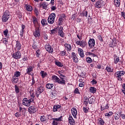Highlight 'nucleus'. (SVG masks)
I'll use <instances>...</instances> for the list:
<instances>
[{"label":"nucleus","mask_w":125,"mask_h":125,"mask_svg":"<svg viewBox=\"0 0 125 125\" xmlns=\"http://www.w3.org/2000/svg\"><path fill=\"white\" fill-rule=\"evenodd\" d=\"M52 80L54 81V83H58L60 84H63L65 85L66 82L65 80H61L58 77L54 75L52 76Z\"/></svg>","instance_id":"nucleus-1"},{"label":"nucleus","mask_w":125,"mask_h":125,"mask_svg":"<svg viewBox=\"0 0 125 125\" xmlns=\"http://www.w3.org/2000/svg\"><path fill=\"white\" fill-rule=\"evenodd\" d=\"M9 18H10V13L8 11H6L2 16V22H7Z\"/></svg>","instance_id":"nucleus-2"},{"label":"nucleus","mask_w":125,"mask_h":125,"mask_svg":"<svg viewBox=\"0 0 125 125\" xmlns=\"http://www.w3.org/2000/svg\"><path fill=\"white\" fill-rule=\"evenodd\" d=\"M55 17H56V15L55 13H51L48 18V22L49 24H53L54 21H55Z\"/></svg>","instance_id":"nucleus-3"},{"label":"nucleus","mask_w":125,"mask_h":125,"mask_svg":"<svg viewBox=\"0 0 125 125\" xmlns=\"http://www.w3.org/2000/svg\"><path fill=\"white\" fill-rule=\"evenodd\" d=\"M125 73L124 71H117L115 73V76L118 78V81H122V77L125 75Z\"/></svg>","instance_id":"nucleus-4"},{"label":"nucleus","mask_w":125,"mask_h":125,"mask_svg":"<svg viewBox=\"0 0 125 125\" xmlns=\"http://www.w3.org/2000/svg\"><path fill=\"white\" fill-rule=\"evenodd\" d=\"M32 22L34 25L35 28H40V22L36 17L32 16Z\"/></svg>","instance_id":"nucleus-5"},{"label":"nucleus","mask_w":125,"mask_h":125,"mask_svg":"<svg viewBox=\"0 0 125 125\" xmlns=\"http://www.w3.org/2000/svg\"><path fill=\"white\" fill-rule=\"evenodd\" d=\"M88 44L90 48H93L95 45V40L94 39H90L88 41Z\"/></svg>","instance_id":"nucleus-6"},{"label":"nucleus","mask_w":125,"mask_h":125,"mask_svg":"<svg viewBox=\"0 0 125 125\" xmlns=\"http://www.w3.org/2000/svg\"><path fill=\"white\" fill-rule=\"evenodd\" d=\"M45 49H46V51L49 52V53H52L53 52V48L48 43L45 44Z\"/></svg>","instance_id":"nucleus-7"},{"label":"nucleus","mask_w":125,"mask_h":125,"mask_svg":"<svg viewBox=\"0 0 125 125\" xmlns=\"http://www.w3.org/2000/svg\"><path fill=\"white\" fill-rule=\"evenodd\" d=\"M71 58H72L73 62L74 63H79V59L77 56V54L75 52L71 53Z\"/></svg>","instance_id":"nucleus-8"},{"label":"nucleus","mask_w":125,"mask_h":125,"mask_svg":"<svg viewBox=\"0 0 125 125\" xmlns=\"http://www.w3.org/2000/svg\"><path fill=\"white\" fill-rule=\"evenodd\" d=\"M22 104L24 105V106H26V107H30L31 103L28 99L24 98L22 100Z\"/></svg>","instance_id":"nucleus-9"},{"label":"nucleus","mask_w":125,"mask_h":125,"mask_svg":"<svg viewBox=\"0 0 125 125\" xmlns=\"http://www.w3.org/2000/svg\"><path fill=\"white\" fill-rule=\"evenodd\" d=\"M52 120H53L52 123L53 125H58V124H59L58 122H61V121H62V116H61L59 118H52Z\"/></svg>","instance_id":"nucleus-10"},{"label":"nucleus","mask_w":125,"mask_h":125,"mask_svg":"<svg viewBox=\"0 0 125 125\" xmlns=\"http://www.w3.org/2000/svg\"><path fill=\"white\" fill-rule=\"evenodd\" d=\"M63 27L62 26L58 28V35L62 37V38H64L65 35L64 32H63Z\"/></svg>","instance_id":"nucleus-11"},{"label":"nucleus","mask_w":125,"mask_h":125,"mask_svg":"<svg viewBox=\"0 0 125 125\" xmlns=\"http://www.w3.org/2000/svg\"><path fill=\"white\" fill-rule=\"evenodd\" d=\"M34 66H29L27 67V68L26 70V74L27 75H32V73H33V71L34 70Z\"/></svg>","instance_id":"nucleus-12"},{"label":"nucleus","mask_w":125,"mask_h":125,"mask_svg":"<svg viewBox=\"0 0 125 125\" xmlns=\"http://www.w3.org/2000/svg\"><path fill=\"white\" fill-rule=\"evenodd\" d=\"M37 111V107L34 106H30L28 108V112L30 114H35Z\"/></svg>","instance_id":"nucleus-13"},{"label":"nucleus","mask_w":125,"mask_h":125,"mask_svg":"<svg viewBox=\"0 0 125 125\" xmlns=\"http://www.w3.org/2000/svg\"><path fill=\"white\" fill-rule=\"evenodd\" d=\"M33 36L35 38H40L41 37V34L40 33V27L35 28V30L33 33Z\"/></svg>","instance_id":"nucleus-14"},{"label":"nucleus","mask_w":125,"mask_h":125,"mask_svg":"<svg viewBox=\"0 0 125 125\" xmlns=\"http://www.w3.org/2000/svg\"><path fill=\"white\" fill-rule=\"evenodd\" d=\"M12 57H13L14 59H19L21 58V53L19 51L16 52L13 54Z\"/></svg>","instance_id":"nucleus-15"},{"label":"nucleus","mask_w":125,"mask_h":125,"mask_svg":"<svg viewBox=\"0 0 125 125\" xmlns=\"http://www.w3.org/2000/svg\"><path fill=\"white\" fill-rule=\"evenodd\" d=\"M76 44L80 45L81 47H84L85 46V42L83 41H78L76 42Z\"/></svg>","instance_id":"nucleus-16"},{"label":"nucleus","mask_w":125,"mask_h":125,"mask_svg":"<svg viewBox=\"0 0 125 125\" xmlns=\"http://www.w3.org/2000/svg\"><path fill=\"white\" fill-rule=\"evenodd\" d=\"M48 6V4L46 2H43L40 4L41 8H43V9H45V10L47 9Z\"/></svg>","instance_id":"nucleus-17"},{"label":"nucleus","mask_w":125,"mask_h":125,"mask_svg":"<svg viewBox=\"0 0 125 125\" xmlns=\"http://www.w3.org/2000/svg\"><path fill=\"white\" fill-rule=\"evenodd\" d=\"M102 6H103V1L102 0L98 1L95 5V7L97 8H101Z\"/></svg>","instance_id":"nucleus-18"},{"label":"nucleus","mask_w":125,"mask_h":125,"mask_svg":"<svg viewBox=\"0 0 125 125\" xmlns=\"http://www.w3.org/2000/svg\"><path fill=\"white\" fill-rule=\"evenodd\" d=\"M71 113L74 118H75V119H77V115L78 114V111H77V109H76L75 107H73L71 109Z\"/></svg>","instance_id":"nucleus-19"},{"label":"nucleus","mask_w":125,"mask_h":125,"mask_svg":"<svg viewBox=\"0 0 125 125\" xmlns=\"http://www.w3.org/2000/svg\"><path fill=\"white\" fill-rule=\"evenodd\" d=\"M66 17V16H65V14L62 15V17H60V18L59 19V22L58 24L59 26H61L62 25V23H63V21H64V18Z\"/></svg>","instance_id":"nucleus-20"},{"label":"nucleus","mask_w":125,"mask_h":125,"mask_svg":"<svg viewBox=\"0 0 125 125\" xmlns=\"http://www.w3.org/2000/svg\"><path fill=\"white\" fill-rule=\"evenodd\" d=\"M68 122L70 125H74L75 124V120L73 118L72 115H69L68 118Z\"/></svg>","instance_id":"nucleus-21"},{"label":"nucleus","mask_w":125,"mask_h":125,"mask_svg":"<svg viewBox=\"0 0 125 125\" xmlns=\"http://www.w3.org/2000/svg\"><path fill=\"white\" fill-rule=\"evenodd\" d=\"M15 49L18 51H19L21 49V43L19 41L16 42Z\"/></svg>","instance_id":"nucleus-22"},{"label":"nucleus","mask_w":125,"mask_h":125,"mask_svg":"<svg viewBox=\"0 0 125 125\" xmlns=\"http://www.w3.org/2000/svg\"><path fill=\"white\" fill-rule=\"evenodd\" d=\"M78 53L80 54V57L82 58H83L84 57V54H83V50L82 48H79L78 49Z\"/></svg>","instance_id":"nucleus-23"},{"label":"nucleus","mask_w":125,"mask_h":125,"mask_svg":"<svg viewBox=\"0 0 125 125\" xmlns=\"http://www.w3.org/2000/svg\"><path fill=\"white\" fill-rule=\"evenodd\" d=\"M60 108H61V105L59 104L55 105L53 106V111L54 112H57V111H58V109H60Z\"/></svg>","instance_id":"nucleus-24"},{"label":"nucleus","mask_w":125,"mask_h":125,"mask_svg":"<svg viewBox=\"0 0 125 125\" xmlns=\"http://www.w3.org/2000/svg\"><path fill=\"white\" fill-rule=\"evenodd\" d=\"M25 7L26 10H27V11L31 12V11H33V7H32V6H31L29 4H25Z\"/></svg>","instance_id":"nucleus-25"},{"label":"nucleus","mask_w":125,"mask_h":125,"mask_svg":"<svg viewBox=\"0 0 125 125\" xmlns=\"http://www.w3.org/2000/svg\"><path fill=\"white\" fill-rule=\"evenodd\" d=\"M64 46L67 51H71V49H72V47L71 46V44L65 43L64 44Z\"/></svg>","instance_id":"nucleus-26"},{"label":"nucleus","mask_w":125,"mask_h":125,"mask_svg":"<svg viewBox=\"0 0 125 125\" xmlns=\"http://www.w3.org/2000/svg\"><path fill=\"white\" fill-rule=\"evenodd\" d=\"M19 80V79H18V78L14 76L12 77V82L13 83H17Z\"/></svg>","instance_id":"nucleus-27"},{"label":"nucleus","mask_w":125,"mask_h":125,"mask_svg":"<svg viewBox=\"0 0 125 125\" xmlns=\"http://www.w3.org/2000/svg\"><path fill=\"white\" fill-rule=\"evenodd\" d=\"M40 74L43 79L45 78V77H46V76H47V73L46 72H44V71H41L40 72Z\"/></svg>","instance_id":"nucleus-28"},{"label":"nucleus","mask_w":125,"mask_h":125,"mask_svg":"<svg viewBox=\"0 0 125 125\" xmlns=\"http://www.w3.org/2000/svg\"><path fill=\"white\" fill-rule=\"evenodd\" d=\"M57 28H55L53 30H50V33L52 35H56V34H57Z\"/></svg>","instance_id":"nucleus-29"},{"label":"nucleus","mask_w":125,"mask_h":125,"mask_svg":"<svg viewBox=\"0 0 125 125\" xmlns=\"http://www.w3.org/2000/svg\"><path fill=\"white\" fill-rule=\"evenodd\" d=\"M54 85L52 83H47L46 84V88H48V89H51L52 87H53Z\"/></svg>","instance_id":"nucleus-30"},{"label":"nucleus","mask_w":125,"mask_h":125,"mask_svg":"<svg viewBox=\"0 0 125 125\" xmlns=\"http://www.w3.org/2000/svg\"><path fill=\"white\" fill-rule=\"evenodd\" d=\"M89 91L90 92H91V93H95V92H96V88L94 87H90Z\"/></svg>","instance_id":"nucleus-31"},{"label":"nucleus","mask_w":125,"mask_h":125,"mask_svg":"<svg viewBox=\"0 0 125 125\" xmlns=\"http://www.w3.org/2000/svg\"><path fill=\"white\" fill-rule=\"evenodd\" d=\"M41 24L42 25V26H45L47 25V21H46V19H42L41 21Z\"/></svg>","instance_id":"nucleus-32"},{"label":"nucleus","mask_w":125,"mask_h":125,"mask_svg":"<svg viewBox=\"0 0 125 125\" xmlns=\"http://www.w3.org/2000/svg\"><path fill=\"white\" fill-rule=\"evenodd\" d=\"M106 71L108 72V73H113L114 70H113V68H111L110 67L107 66L105 68Z\"/></svg>","instance_id":"nucleus-33"},{"label":"nucleus","mask_w":125,"mask_h":125,"mask_svg":"<svg viewBox=\"0 0 125 125\" xmlns=\"http://www.w3.org/2000/svg\"><path fill=\"white\" fill-rule=\"evenodd\" d=\"M55 64L58 67H60L61 68H62L63 66V63H61L60 62H55Z\"/></svg>","instance_id":"nucleus-34"},{"label":"nucleus","mask_w":125,"mask_h":125,"mask_svg":"<svg viewBox=\"0 0 125 125\" xmlns=\"http://www.w3.org/2000/svg\"><path fill=\"white\" fill-rule=\"evenodd\" d=\"M88 102H89V99L87 97H84V103L85 105H87L88 104Z\"/></svg>","instance_id":"nucleus-35"},{"label":"nucleus","mask_w":125,"mask_h":125,"mask_svg":"<svg viewBox=\"0 0 125 125\" xmlns=\"http://www.w3.org/2000/svg\"><path fill=\"white\" fill-rule=\"evenodd\" d=\"M15 90L17 94H18V93L20 92V89H19V87H18V86H17V85H15Z\"/></svg>","instance_id":"nucleus-36"},{"label":"nucleus","mask_w":125,"mask_h":125,"mask_svg":"<svg viewBox=\"0 0 125 125\" xmlns=\"http://www.w3.org/2000/svg\"><path fill=\"white\" fill-rule=\"evenodd\" d=\"M116 45H117V43L116 42H114V41H113L109 44V47L113 48V47H115V46H116Z\"/></svg>","instance_id":"nucleus-37"},{"label":"nucleus","mask_w":125,"mask_h":125,"mask_svg":"<svg viewBox=\"0 0 125 125\" xmlns=\"http://www.w3.org/2000/svg\"><path fill=\"white\" fill-rule=\"evenodd\" d=\"M40 93H42L43 91V87L40 86L37 88V90L36 91Z\"/></svg>","instance_id":"nucleus-38"},{"label":"nucleus","mask_w":125,"mask_h":125,"mask_svg":"<svg viewBox=\"0 0 125 125\" xmlns=\"http://www.w3.org/2000/svg\"><path fill=\"white\" fill-rule=\"evenodd\" d=\"M120 62V57H116L114 58V63L115 64H117Z\"/></svg>","instance_id":"nucleus-39"},{"label":"nucleus","mask_w":125,"mask_h":125,"mask_svg":"<svg viewBox=\"0 0 125 125\" xmlns=\"http://www.w3.org/2000/svg\"><path fill=\"white\" fill-rule=\"evenodd\" d=\"M14 75L16 78H19V77H20V76H21V72L19 71H16L15 72Z\"/></svg>","instance_id":"nucleus-40"},{"label":"nucleus","mask_w":125,"mask_h":125,"mask_svg":"<svg viewBox=\"0 0 125 125\" xmlns=\"http://www.w3.org/2000/svg\"><path fill=\"white\" fill-rule=\"evenodd\" d=\"M81 15H82L83 17H87V11H83L81 14Z\"/></svg>","instance_id":"nucleus-41"},{"label":"nucleus","mask_w":125,"mask_h":125,"mask_svg":"<svg viewBox=\"0 0 125 125\" xmlns=\"http://www.w3.org/2000/svg\"><path fill=\"white\" fill-rule=\"evenodd\" d=\"M86 61L87 63H90L92 62V59H91L90 57H87L86 59Z\"/></svg>","instance_id":"nucleus-42"},{"label":"nucleus","mask_w":125,"mask_h":125,"mask_svg":"<svg viewBox=\"0 0 125 125\" xmlns=\"http://www.w3.org/2000/svg\"><path fill=\"white\" fill-rule=\"evenodd\" d=\"M120 1H119V0H114V4L116 5V6H120Z\"/></svg>","instance_id":"nucleus-43"},{"label":"nucleus","mask_w":125,"mask_h":125,"mask_svg":"<svg viewBox=\"0 0 125 125\" xmlns=\"http://www.w3.org/2000/svg\"><path fill=\"white\" fill-rule=\"evenodd\" d=\"M113 115V112H109L108 113H105V117H111Z\"/></svg>","instance_id":"nucleus-44"},{"label":"nucleus","mask_w":125,"mask_h":125,"mask_svg":"<svg viewBox=\"0 0 125 125\" xmlns=\"http://www.w3.org/2000/svg\"><path fill=\"white\" fill-rule=\"evenodd\" d=\"M40 55H41V50H40V49H38L36 51L37 57H40Z\"/></svg>","instance_id":"nucleus-45"},{"label":"nucleus","mask_w":125,"mask_h":125,"mask_svg":"<svg viewBox=\"0 0 125 125\" xmlns=\"http://www.w3.org/2000/svg\"><path fill=\"white\" fill-rule=\"evenodd\" d=\"M46 121V118H45V117L44 116H42L41 117V122H45Z\"/></svg>","instance_id":"nucleus-46"},{"label":"nucleus","mask_w":125,"mask_h":125,"mask_svg":"<svg viewBox=\"0 0 125 125\" xmlns=\"http://www.w3.org/2000/svg\"><path fill=\"white\" fill-rule=\"evenodd\" d=\"M60 78L61 79V81H65V80H64L65 78V75L61 74L60 75Z\"/></svg>","instance_id":"nucleus-47"},{"label":"nucleus","mask_w":125,"mask_h":125,"mask_svg":"<svg viewBox=\"0 0 125 125\" xmlns=\"http://www.w3.org/2000/svg\"><path fill=\"white\" fill-rule=\"evenodd\" d=\"M32 47L34 49H37V48H38V45H37L36 42L33 43Z\"/></svg>","instance_id":"nucleus-48"},{"label":"nucleus","mask_w":125,"mask_h":125,"mask_svg":"<svg viewBox=\"0 0 125 125\" xmlns=\"http://www.w3.org/2000/svg\"><path fill=\"white\" fill-rule=\"evenodd\" d=\"M34 12L36 16H39V10L37 8H35L34 9Z\"/></svg>","instance_id":"nucleus-49"},{"label":"nucleus","mask_w":125,"mask_h":125,"mask_svg":"<svg viewBox=\"0 0 125 125\" xmlns=\"http://www.w3.org/2000/svg\"><path fill=\"white\" fill-rule=\"evenodd\" d=\"M3 42L5 44H7L8 43V41H7V39L6 38H3Z\"/></svg>","instance_id":"nucleus-50"},{"label":"nucleus","mask_w":125,"mask_h":125,"mask_svg":"<svg viewBox=\"0 0 125 125\" xmlns=\"http://www.w3.org/2000/svg\"><path fill=\"white\" fill-rule=\"evenodd\" d=\"M88 55H91L92 57H95V56H96V54L93 53H91L90 52H89L88 53Z\"/></svg>","instance_id":"nucleus-51"},{"label":"nucleus","mask_w":125,"mask_h":125,"mask_svg":"<svg viewBox=\"0 0 125 125\" xmlns=\"http://www.w3.org/2000/svg\"><path fill=\"white\" fill-rule=\"evenodd\" d=\"M83 111L84 113H88V109H87V107H83Z\"/></svg>","instance_id":"nucleus-52"},{"label":"nucleus","mask_w":125,"mask_h":125,"mask_svg":"<svg viewBox=\"0 0 125 125\" xmlns=\"http://www.w3.org/2000/svg\"><path fill=\"white\" fill-rule=\"evenodd\" d=\"M47 1H49V0H46ZM55 0H51L50 2V4H51V5H54V1Z\"/></svg>","instance_id":"nucleus-53"},{"label":"nucleus","mask_w":125,"mask_h":125,"mask_svg":"<svg viewBox=\"0 0 125 125\" xmlns=\"http://www.w3.org/2000/svg\"><path fill=\"white\" fill-rule=\"evenodd\" d=\"M74 92L75 93H76V94H80L81 93H80V91H79V89L76 88L75 89V91H74Z\"/></svg>","instance_id":"nucleus-54"},{"label":"nucleus","mask_w":125,"mask_h":125,"mask_svg":"<svg viewBox=\"0 0 125 125\" xmlns=\"http://www.w3.org/2000/svg\"><path fill=\"white\" fill-rule=\"evenodd\" d=\"M122 92H123L125 95V84H124L123 85Z\"/></svg>","instance_id":"nucleus-55"},{"label":"nucleus","mask_w":125,"mask_h":125,"mask_svg":"<svg viewBox=\"0 0 125 125\" xmlns=\"http://www.w3.org/2000/svg\"><path fill=\"white\" fill-rule=\"evenodd\" d=\"M114 119H115V120H119V114H115V116H114Z\"/></svg>","instance_id":"nucleus-56"},{"label":"nucleus","mask_w":125,"mask_h":125,"mask_svg":"<svg viewBox=\"0 0 125 125\" xmlns=\"http://www.w3.org/2000/svg\"><path fill=\"white\" fill-rule=\"evenodd\" d=\"M99 123H100V125H103L104 124V121L102 120V119H100V120L99 121Z\"/></svg>","instance_id":"nucleus-57"},{"label":"nucleus","mask_w":125,"mask_h":125,"mask_svg":"<svg viewBox=\"0 0 125 125\" xmlns=\"http://www.w3.org/2000/svg\"><path fill=\"white\" fill-rule=\"evenodd\" d=\"M61 54L62 56H65V55H66V51H62Z\"/></svg>","instance_id":"nucleus-58"},{"label":"nucleus","mask_w":125,"mask_h":125,"mask_svg":"<svg viewBox=\"0 0 125 125\" xmlns=\"http://www.w3.org/2000/svg\"><path fill=\"white\" fill-rule=\"evenodd\" d=\"M35 83H36V81H35L34 77H32V82L31 83V85H34Z\"/></svg>","instance_id":"nucleus-59"},{"label":"nucleus","mask_w":125,"mask_h":125,"mask_svg":"<svg viewBox=\"0 0 125 125\" xmlns=\"http://www.w3.org/2000/svg\"><path fill=\"white\" fill-rule=\"evenodd\" d=\"M3 33L4 36H7V34H8V30L6 29L3 31Z\"/></svg>","instance_id":"nucleus-60"},{"label":"nucleus","mask_w":125,"mask_h":125,"mask_svg":"<svg viewBox=\"0 0 125 125\" xmlns=\"http://www.w3.org/2000/svg\"><path fill=\"white\" fill-rule=\"evenodd\" d=\"M93 101H94V100L93 98H91L90 100L89 101V104H92L93 103Z\"/></svg>","instance_id":"nucleus-61"},{"label":"nucleus","mask_w":125,"mask_h":125,"mask_svg":"<svg viewBox=\"0 0 125 125\" xmlns=\"http://www.w3.org/2000/svg\"><path fill=\"white\" fill-rule=\"evenodd\" d=\"M91 83L92 84H96L97 83V81L94 79L91 81Z\"/></svg>","instance_id":"nucleus-62"},{"label":"nucleus","mask_w":125,"mask_h":125,"mask_svg":"<svg viewBox=\"0 0 125 125\" xmlns=\"http://www.w3.org/2000/svg\"><path fill=\"white\" fill-rule=\"evenodd\" d=\"M119 115H120V116L123 120H125V114H121V113H119Z\"/></svg>","instance_id":"nucleus-63"},{"label":"nucleus","mask_w":125,"mask_h":125,"mask_svg":"<svg viewBox=\"0 0 125 125\" xmlns=\"http://www.w3.org/2000/svg\"><path fill=\"white\" fill-rule=\"evenodd\" d=\"M51 10H56V6H53L51 7Z\"/></svg>","instance_id":"nucleus-64"}]
</instances>
